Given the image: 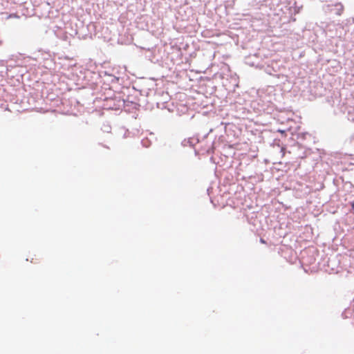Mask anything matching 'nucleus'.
<instances>
[{"instance_id": "obj_1", "label": "nucleus", "mask_w": 354, "mask_h": 354, "mask_svg": "<svg viewBox=\"0 0 354 354\" xmlns=\"http://www.w3.org/2000/svg\"><path fill=\"white\" fill-rule=\"evenodd\" d=\"M335 6L337 7L335 14L339 16L342 15L344 10V6L341 3H337L335 4Z\"/></svg>"}, {"instance_id": "obj_3", "label": "nucleus", "mask_w": 354, "mask_h": 354, "mask_svg": "<svg viewBox=\"0 0 354 354\" xmlns=\"http://www.w3.org/2000/svg\"><path fill=\"white\" fill-rule=\"evenodd\" d=\"M1 44V41H0V44Z\"/></svg>"}, {"instance_id": "obj_2", "label": "nucleus", "mask_w": 354, "mask_h": 354, "mask_svg": "<svg viewBox=\"0 0 354 354\" xmlns=\"http://www.w3.org/2000/svg\"><path fill=\"white\" fill-rule=\"evenodd\" d=\"M260 242H261V243H263V244H265V243H266V241H265L263 239H260Z\"/></svg>"}]
</instances>
